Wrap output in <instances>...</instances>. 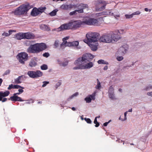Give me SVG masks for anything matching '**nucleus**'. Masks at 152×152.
I'll use <instances>...</instances> for the list:
<instances>
[{
	"label": "nucleus",
	"mask_w": 152,
	"mask_h": 152,
	"mask_svg": "<svg viewBox=\"0 0 152 152\" xmlns=\"http://www.w3.org/2000/svg\"><path fill=\"white\" fill-rule=\"evenodd\" d=\"M102 18H101L95 19L90 18L86 19L82 21L80 20H72L68 23H65L61 25L57 29H54L53 30L59 31L66 30H76L81 26L85 25L88 26H99L100 25L101 21Z\"/></svg>",
	"instance_id": "1"
},
{
	"label": "nucleus",
	"mask_w": 152,
	"mask_h": 152,
	"mask_svg": "<svg viewBox=\"0 0 152 152\" xmlns=\"http://www.w3.org/2000/svg\"><path fill=\"white\" fill-rule=\"evenodd\" d=\"M47 48L44 43H36L31 45L27 48V51L29 53H37L45 50Z\"/></svg>",
	"instance_id": "2"
},
{
	"label": "nucleus",
	"mask_w": 152,
	"mask_h": 152,
	"mask_svg": "<svg viewBox=\"0 0 152 152\" xmlns=\"http://www.w3.org/2000/svg\"><path fill=\"white\" fill-rule=\"evenodd\" d=\"M32 7L29 4H23L16 8L12 12L14 14L17 16H21L27 14L28 11Z\"/></svg>",
	"instance_id": "3"
},
{
	"label": "nucleus",
	"mask_w": 152,
	"mask_h": 152,
	"mask_svg": "<svg viewBox=\"0 0 152 152\" xmlns=\"http://www.w3.org/2000/svg\"><path fill=\"white\" fill-rule=\"evenodd\" d=\"M99 34L96 32H89L87 33L86 37L87 39H84L83 41L88 44L89 43H94L99 39Z\"/></svg>",
	"instance_id": "4"
},
{
	"label": "nucleus",
	"mask_w": 152,
	"mask_h": 152,
	"mask_svg": "<svg viewBox=\"0 0 152 152\" xmlns=\"http://www.w3.org/2000/svg\"><path fill=\"white\" fill-rule=\"evenodd\" d=\"M99 40L101 42L108 43H112L111 32L103 35L100 37Z\"/></svg>",
	"instance_id": "5"
},
{
	"label": "nucleus",
	"mask_w": 152,
	"mask_h": 152,
	"mask_svg": "<svg viewBox=\"0 0 152 152\" xmlns=\"http://www.w3.org/2000/svg\"><path fill=\"white\" fill-rule=\"evenodd\" d=\"M28 54L25 52H21L17 55L19 62L22 64H25V61L28 59Z\"/></svg>",
	"instance_id": "6"
},
{
	"label": "nucleus",
	"mask_w": 152,
	"mask_h": 152,
	"mask_svg": "<svg viewBox=\"0 0 152 152\" xmlns=\"http://www.w3.org/2000/svg\"><path fill=\"white\" fill-rule=\"evenodd\" d=\"M42 72L39 70L36 71H28L27 75L31 78H36L42 76Z\"/></svg>",
	"instance_id": "7"
},
{
	"label": "nucleus",
	"mask_w": 152,
	"mask_h": 152,
	"mask_svg": "<svg viewBox=\"0 0 152 152\" xmlns=\"http://www.w3.org/2000/svg\"><path fill=\"white\" fill-rule=\"evenodd\" d=\"M112 43H115L121 38L119 32L118 31L111 32Z\"/></svg>",
	"instance_id": "8"
},
{
	"label": "nucleus",
	"mask_w": 152,
	"mask_h": 152,
	"mask_svg": "<svg viewBox=\"0 0 152 152\" xmlns=\"http://www.w3.org/2000/svg\"><path fill=\"white\" fill-rule=\"evenodd\" d=\"M96 10L99 11L103 10L107 4L106 2L103 1H99L95 3Z\"/></svg>",
	"instance_id": "9"
},
{
	"label": "nucleus",
	"mask_w": 152,
	"mask_h": 152,
	"mask_svg": "<svg viewBox=\"0 0 152 152\" xmlns=\"http://www.w3.org/2000/svg\"><path fill=\"white\" fill-rule=\"evenodd\" d=\"M94 56L90 53H86L83 54L82 56L83 61L85 63L91 61L94 58Z\"/></svg>",
	"instance_id": "10"
},
{
	"label": "nucleus",
	"mask_w": 152,
	"mask_h": 152,
	"mask_svg": "<svg viewBox=\"0 0 152 152\" xmlns=\"http://www.w3.org/2000/svg\"><path fill=\"white\" fill-rule=\"evenodd\" d=\"M10 93L8 91H6L4 92L3 91L0 92V101L2 102H4L7 101V99L4 98L3 99V97L8 96Z\"/></svg>",
	"instance_id": "11"
},
{
	"label": "nucleus",
	"mask_w": 152,
	"mask_h": 152,
	"mask_svg": "<svg viewBox=\"0 0 152 152\" xmlns=\"http://www.w3.org/2000/svg\"><path fill=\"white\" fill-rule=\"evenodd\" d=\"M74 6L73 8L74 9L77 8L78 10L82 9H83L88 7V6L87 4L81 3L79 4H73Z\"/></svg>",
	"instance_id": "12"
},
{
	"label": "nucleus",
	"mask_w": 152,
	"mask_h": 152,
	"mask_svg": "<svg viewBox=\"0 0 152 152\" xmlns=\"http://www.w3.org/2000/svg\"><path fill=\"white\" fill-rule=\"evenodd\" d=\"M23 34L24 39H34L35 37V35L31 32L23 33Z\"/></svg>",
	"instance_id": "13"
},
{
	"label": "nucleus",
	"mask_w": 152,
	"mask_h": 152,
	"mask_svg": "<svg viewBox=\"0 0 152 152\" xmlns=\"http://www.w3.org/2000/svg\"><path fill=\"white\" fill-rule=\"evenodd\" d=\"M69 38V37H67L63 38L62 39L63 42L60 45V47L62 49H63L65 47L68 46V43L69 42H67L66 40Z\"/></svg>",
	"instance_id": "14"
},
{
	"label": "nucleus",
	"mask_w": 152,
	"mask_h": 152,
	"mask_svg": "<svg viewBox=\"0 0 152 152\" xmlns=\"http://www.w3.org/2000/svg\"><path fill=\"white\" fill-rule=\"evenodd\" d=\"M91 48V50L94 51H96L97 49V46H98V44L94 42V43L93 42L89 43L87 44Z\"/></svg>",
	"instance_id": "15"
},
{
	"label": "nucleus",
	"mask_w": 152,
	"mask_h": 152,
	"mask_svg": "<svg viewBox=\"0 0 152 152\" xmlns=\"http://www.w3.org/2000/svg\"><path fill=\"white\" fill-rule=\"evenodd\" d=\"M94 65V64L91 62H90L84 64H82L83 69H89L92 67Z\"/></svg>",
	"instance_id": "16"
},
{
	"label": "nucleus",
	"mask_w": 152,
	"mask_h": 152,
	"mask_svg": "<svg viewBox=\"0 0 152 152\" xmlns=\"http://www.w3.org/2000/svg\"><path fill=\"white\" fill-rule=\"evenodd\" d=\"M9 100H11L12 101H19L23 102L24 100L21 99V98L18 96H12L9 99Z\"/></svg>",
	"instance_id": "17"
},
{
	"label": "nucleus",
	"mask_w": 152,
	"mask_h": 152,
	"mask_svg": "<svg viewBox=\"0 0 152 152\" xmlns=\"http://www.w3.org/2000/svg\"><path fill=\"white\" fill-rule=\"evenodd\" d=\"M128 49V47L127 45L126 44L124 45L120 48L119 51L121 53L124 54L126 53Z\"/></svg>",
	"instance_id": "18"
},
{
	"label": "nucleus",
	"mask_w": 152,
	"mask_h": 152,
	"mask_svg": "<svg viewBox=\"0 0 152 152\" xmlns=\"http://www.w3.org/2000/svg\"><path fill=\"white\" fill-rule=\"evenodd\" d=\"M41 12L39 9L34 8L31 12V15L33 16H36L39 14Z\"/></svg>",
	"instance_id": "19"
},
{
	"label": "nucleus",
	"mask_w": 152,
	"mask_h": 152,
	"mask_svg": "<svg viewBox=\"0 0 152 152\" xmlns=\"http://www.w3.org/2000/svg\"><path fill=\"white\" fill-rule=\"evenodd\" d=\"M77 12L78 13H81L83 12V9H79L78 10H75V11L70 12L69 13V15L71 16L74 15H76Z\"/></svg>",
	"instance_id": "20"
},
{
	"label": "nucleus",
	"mask_w": 152,
	"mask_h": 152,
	"mask_svg": "<svg viewBox=\"0 0 152 152\" xmlns=\"http://www.w3.org/2000/svg\"><path fill=\"white\" fill-rule=\"evenodd\" d=\"M15 38L18 40H20L24 39L23 33H19L16 34L15 35Z\"/></svg>",
	"instance_id": "21"
},
{
	"label": "nucleus",
	"mask_w": 152,
	"mask_h": 152,
	"mask_svg": "<svg viewBox=\"0 0 152 152\" xmlns=\"http://www.w3.org/2000/svg\"><path fill=\"white\" fill-rule=\"evenodd\" d=\"M83 62V59L82 57H79L78 58L75 62L74 64L75 65H81L83 64L82 63Z\"/></svg>",
	"instance_id": "22"
},
{
	"label": "nucleus",
	"mask_w": 152,
	"mask_h": 152,
	"mask_svg": "<svg viewBox=\"0 0 152 152\" xmlns=\"http://www.w3.org/2000/svg\"><path fill=\"white\" fill-rule=\"evenodd\" d=\"M79 42L77 41H75L73 42H69L68 43V47L77 46L79 45Z\"/></svg>",
	"instance_id": "23"
},
{
	"label": "nucleus",
	"mask_w": 152,
	"mask_h": 152,
	"mask_svg": "<svg viewBox=\"0 0 152 152\" xmlns=\"http://www.w3.org/2000/svg\"><path fill=\"white\" fill-rule=\"evenodd\" d=\"M101 15H112L113 13L110 10H107L101 13Z\"/></svg>",
	"instance_id": "24"
},
{
	"label": "nucleus",
	"mask_w": 152,
	"mask_h": 152,
	"mask_svg": "<svg viewBox=\"0 0 152 152\" xmlns=\"http://www.w3.org/2000/svg\"><path fill=\"white\" fill-rule=\"evenodd\" d=\"M40 28L42 30L44 31H49L50 29L48 26L45 24H42L40 26Z\"/></svg>",
	"instance_id": "25"
},
{
	"label": "nucleus",
	"mask_w": 152,
	"mask_h": 152,
	"mask_svg": "<svg viewBox=\"0 0 152 152\" xmlns=\"http://www.w3.org/2000/svg\"><path fill=\"white\" fill-rule=\"evenodd\" d=\"M24 76L23 75H22L20 76H19L18 78L15 79V82L16 84H20L21 83V78H22Z\"/></svg>",
	"instance_id": "26"
},
{
	"label": "nucleus",
	"mask_w": 152,
	"mask_h": 152,
	"mask_svg": "<svg viewBox=\"0 0 152 152\" xmlns=\"http://www.w3.org/2000/svg\"><path fill=\"white\" fill-rule=\"evenodd\" d=\"M37 65V63L35 62V61L34 59H31L30 61L29 64V66L31 67H34Z\"/></svg>",
	"instance_id": "27"
},
{
	"label": "nucleus",
	"mask_w": 152,
	"mask_h": 152,
	"mask_svg": "<svg viewBox=\"0 0 152 152\" xmlns=\"http://www.w3.org/2000/svg\"><path fill=\"white\" fill-rule=\"evenodd\" d=\"M97 62L99 64H105L107 65L108 64V63L107 62L102 59L99 60Z\"/></svg>",
	"instance_id": "28"
},
{
	"label": "nucleus",
	"mask_w": 152,
	"mask_h": 152,
	"mask_svg": "<svg viewBox=\"0 0 152 152\" xmlns=\"http://www.w3.org/2000/svg\"><path fill=\"white\" fill-rule=\"evenodd\" d=\"M61 8L63 10H67L69 9V6L67 4H63L61 6Z\"/></svg>",
	"instance_id": "29"
},
{
	"label": "nucleus",
	"mask_w": 152,
	"mask_h": 152,
	"mask_svg": "<svg viewBox=\"0 0 152 152\" xmlns=\"http://www.w3.org/2000/svg\"><path fill=\"white\" fill-rule=\"evenodd\" d=\"M68 62L67 61H66L64 62L60 63L59 64L61 66H65L68 65Z\"/></svg>",
	"instance_id": "30"
},
{
	"label": "nucleus",
	"mask_w": 152,
	"mask_h": 152,
	"mask_svg": "<svg viewBox=\"0 0 152 152\" xmlns=\"http://www.w3.org/2000/svg\"><path fill=\"white\" fill-rule=\"evenodd\" d=\"M97 85L96 86V88L97 89H99L101 87L100 83L98 79H97Z\"/></svg>",
	"instance_id": "31"
},
{
	"label": "nucleus",
	"mask_w": 152,
	"mask_h": 152,
	"mask_svg": "<svg viewBox=\"0 0 152 152\" xmlns=\"http://www.w3.org/2000/svg\"><path fill=\"white\" fill-rule=\"evenodd\" d=\"M73 69H83L82 68V64L79 65L78 66H75L73 68Z\"/></svg>",
	"instance_id": "32"
},
{
	"label": "nucleus",
	"mask_w": 152,
	"mask_h": 152,
	"mask_svg": "<svg viewBox=\"0 0 152 152\" xmlns=\"http://www.w3.org/2000/svg\"><path fill=\"white\" fill-rule=\"evenodd\" d=\"M57 12V11H56L55 10H54L50 12L49 13V15L52 16H54L56 15Z\"/></svg>",
	"instance_id": "33"
},
{
	"label": "nucleus",
	"mask_w": 152,
	"mask_h": 152,
	"mask_svg": "<svg viewBox=\"0 0 152 152\" xmlns=\"http://www.w3.org/2000/svg\"><path fill=\"white\" fill-rule=\"evenodd\" d=\"M109 93H114V89L112 86H110L109 89Z\"/></svg>",
	"instance_id": "34"
},
{
	"label": "nucleus",
	"mask_w": 152,
	"mask_h": 152,
	"mask_svg": "<svg viewBox=\"0 0 152 152\" xmlns=\"http://www.w3.org/2000/svg\"><path fill=\"white\" fill-rule=\"evenodd\" d=\"M41 69L42 70H45L48 69V66L46 64H43L41 66Z\"/></svg>",
	"instance_id": "35"
},
{
	"label": "nucleus",
	"mask_w": 152,
	"mask_h": 152,
	"mask_svg": "<svg viewBox=\"0 0 152 152\" xmlns=\"http://www.w3.org/2000/svg\"><path fill=\"white\" fill-rule=\"evenodd\" d=\"M94 123L95 124V126L96 127H98L99 125V122H98L97 120L96 117L94 119Z\"/></svg>",
	"instance_id": "36"
},
{
	"label": "nucleus",
	"mask_w": 152,
	"mask_h": 152,
	"mask_svg": "<svg viewBox=\"0 0 152 152\" xmlns=\"http://www.w3.org/2000/svg\"><path fill=\"white\" fill-rule=\"evenodd\" d=\"M85 100L87 103H90L91 102V99L90 97H86L85 99Z\"/></svg>",
	"instance_id": "37"
},
{
	"label": "nucleus",
	"mask_w": 152,
	"mask_h": 152,
	"mask_svg": "<svg viewBox=\"0 0 152 152\" xmlns=\"http://www.w3.org/2000/svg\"><path fill=\"white\" fill-rule=\"evenodd\" d=\"M96 94V93L94 92L92 94L90 95L89 96L91 98V100H94L95 99V96Z\"/></svg>",
	"instance_id": "38"
},
{
	"label": "nucleus",
	"mask_w": 152,
	"mask_h": 152,
	"mask_svg": "<svg viewBox=\"0 0 152 152\" xmlns=\"http://www.w3.org/2000/svg\"><path fill=\"white\" fill-rule=\"evenodd\" d=\"M19 88H22V89H24L23 87H22L19 85H14V88L18 89Z\"/></svg>",
	"instance_id": "39"
},
{
	"label": "nucleus",
	"mask_w": 152,
	"mask_h": 152,
	"mask_svg": "<svg viewBox=\"0 0 152 152\" xmlns=\"http://www.w3.org/2000/svg\"><path fill=\"white\" fill-rule=\"evenodd\" d=\"M58 45H59V41H58V40L55 41L54 42V45L55 47V48H57L58 46Z\"/></svg>",
	"instance_id": "40"
},
{
	"label": "nucleus",
	"mask_w": 152,
	"mask_h": 152,
	"mask_svg": "<svg viewBox=\"0 0 152 152\" xmlns=\"http://www.w3.org/2000/svg\"><path fill=\"white\" fill-rule=\"evenodd\" d=\"M125 16L126 18H131L133 17V15L132 14L131 15H125Z\"/></svg>",
	"instance_id": "41"
},
{
	"label": "nucleus",
	"mask_w": 152,
	"mask_h": 152,
	"mask_svg": "<svg viewBox=\"0 0 152 152\" xmlns=\"http://www.w3.org/2000/svg\"><path fill=\"white\" fill-rule=\"evenodd\" d=\"M84 120L88 124H91V121L90 118H84Z\"/></svg>",
	"instance_id": "42"
},
{
	"label": "nucleus",
	"mask_w": 152,
	"mask_h": 152,
	"mask_svg": "<svg viewBox=\"0 0 152 152\" xmlns=\"http://www.w3.org/2000/svg\"><path fill=\"white\" fill-rule=\"evenodd\" d=\"M116 12H115L114 13H113V15H113L115 18H116L117 17H119L120 15L119 13L118 12V13L116 14Z\"/></svg>",
	"instance_id": "43"
},
{
	"label": "nucleus",
	"mask_w": 152,
	"mask_h": 152,
	"mask_svg": "<svg viewBox=\"0 0 152 152\" xmlns=\"http://www.w3.org/2000/svg\"><path fill=\"white\" fill-rule=\"evenodd\" d=\"M43 56L46 58H48L50 56V54L49 53L46 52L43 54Z\"/></svg>",
	"instance_id": "44"
},
{
	"label": "nucleus",
	"mask_w": 152,
	"mask_h": 152,
	"mask_svg": "<svg viewBox=\"0 0 152 152\" xmlns=\"http://www.w3.org/2000/svg\"><path fill=\"white\" fill-rule=\"evenodd\" d=\"M78 94V92H76L73 94L70 97V99H71L73 97H74V96H77Z\"/></svg>",
	"instance_id": "45"
},
{
	"label": "nucleus",
	"mask_w": 152,
	"mask_h": 152,
	"mask_svg": "<svg viewBox=\"0 0 152 152\" xmlns=\"http://www.w3.org/2000/svg\"><path fill=\"white\" fill-rule=\"evenodd\" d=\"M43 84L42 85V87H45L47 85V84H48L49 83V82L48 81H44L43 82Z\"/></svg>",
	"instance_id": "46"
},
{
	"label": "nucleus",
	"mask_w": 152,
	"mask_h": 152,
	"mask_svg": "<svg viewBox=\"0 0 152 152\" xmlns=\"http://www.w3.org/2000/svg\"><path fill=\"white\" fill-rule=\"evenodd\" d=\"M141 13V12L139 11H137L136 12H134L132 13L133 15H139Z\"/></svg>",
	"instance_id": "47"
},
{
	"label": "nucleus",
	"mask_w": 152,
	"mask_h": 152,
	"mask_svg": "<svg viewBox=\"0 0 152 152\" xmlns=\"http://www.w3.org/2000/svg\"><path fill=\"white\" fill-rule=\"evenodd\" d=\"M109 97L112 99L114 98V93H109Z\"/></svg>",
	"instance_id": "48"
},
{
	"label": "nucleus",
	"mask_w": 152,
	"mask_h": 152,
	"mask_svg": "<svg viewBox=\"0 0 152 152\" xmlns=\"http://www.w3.org/2000/svg\"><path fill=\"white\" fill-rule=\"evenodd\" d=\"M117 59L118 61H120L123 59V57L122 56H118L117 58Z\"/></svg>",
	"instance_id": "49"
},
{
	"label": "nucleus",
	"mask_w": 152,
	"mask_h": 152,
	"mask_svg": "<svg viewBox=\"0 0 152 152\" xmlns=\"http://www.w3.org/2000/svg\"><path fill=\"white\" fill-rule=\"evenodd\" d=\"M45 7H41L39 8V11H41L40 12H42L45 10Z\"/></svg>",
	"instance_id": "50"
},
{
	"label": "nucleus",
	"mask_w": 152,
	"mask_h": 152,
	"mask_svg": "<svg viewBox=\"0 0 152 152\" xmlns=\"http://www.w3.org/2000/svg\"><path fill=\"white\" fill-rule=\"evenodd\" d=\"M10 70H7L4 72V75H6L9 74L10 73Z\"/></svg>",
	"instance_id": "51"
},
{
	"label": "nucleus",
	"mask_w": 152,
	"mask_h": 152,
	"mask_svg": "<svg viewBox=\"0 0 152 152\" xmlns=\"http://www.w3.org/2000/svg\"><path fill=\"white\" fill-rule=\"evenodd\" d=\"M12 88H14V85L12 84L9 86V87L8 88V90H10Z\"/></svg>",
	"instance_id": "52"
},
{
	"label": "nucleus",
	"mask_w": 152,
	"mask_h": 152,
	"mask_svg": "<svg viewBox=\"0 0 152 152\" xmlns=\"http://www.w3.org/2000/svg\"><path fill=\"white\" fill-rule=\"evenodd\" d=\"M2 35L3 36H5L6 37H7L9 36V34H8V33H7L4 32L2 34Z\"/></svg>",
	"instance_id": "53"
},
{
	"label": "nucleus",
	"mask_w": 152,
	"mask_h": 152,
	"mask_svg": "<svg viewBox=\"0 0 152 152\" xmlns=\"http://www.w3.org/2000/svg\"><path fill=\"white\" fill-rule=\"evenodd\" d=\"M111 121V120L109 121L108 122H106L103 124V126H107L108 124Z\"/></svg>",
	"instance_id": "54"
},
{
	"label": "nucleus",
	"mask_w": 152,
	"mask_h": 152,
	"mask_svg": "<svg viewBox=\"0 0 152 152\" xmlns=\"http://www.w3.org/2000/svg\"><path fill=\"white\" fill-rule=\"evenodd\" d=\"M23 89L22 88H19L18 90L20 94L22 93L24 91Z\"/></svg>",
	"instance_id": "55"
},
{
	"label": "nucleus",
	"mask_w": 152,
	"mask_h": 152,
	"mask_svg": "<svg viewBox=\"0 0 152 152\" xmlns=\"http://www.w3.org/2000/svg\"><path fill=\"white\" fill-rule=\"evenodd\" d=\"M34 101L33 99H31L29 101L27 102L28 104H30L31 103H33Z\"/></svg>",
	"instance_id": "56"
},
{
	"label": "nucleus",
	"mask_w": 152,
	"mask_h": 152,
	"mask_svg": "<svg viewBox=\"0 0 152 152\" xmlns=\"http://www.w3.org/2000/svg\"><path fill=\"white\" fill-rule=\"evenodd\" d=\"M69 6V9H72L73 8V7H74V6L73 5V4H70L68 5Z\"/></svg>",
	"instance_id": "57"
},
{
	"label": "nucleus",
	"mask_w": 152,
	"mask_h": 152,
	"mask_svg": "<svg viewBox=\"0 0 152 152\" xmlns=\"http://www.w3.org/2000/svg\"><path fill=\"white\" fill-rule=\"evenodd\" d=\"M20 94H21L19 92L18 93H14L13 94V96H17V95H19Z\"/></svg>",
	"instance_id": "58"
},
{
	"label": "nucleus",
	"mask_w": 152,
	"mask_h": 152,
	"mask_svg": "<svg viewBox=\"0 0 152 152\" xmlns=\"http://www.w3.org/2000/svg\"><path fill=\"white\" fill-rule=\"evenodd\" d=\"M127 112H128V111H126V112H125V113H124V120H126V114L127 113Z\"/></svg>",
	"instance_id": "59"
},
{
	"label": "nucleus",
	"mask_w": 152,
	"mask_h": 152,
	"mask_svg": "<svg viewBox=\"0 0 152 152\" xmlns=\"http://www.w3.org/2000/svg\"><path fill=\"white\" fill-rule=\"evenodd\" d=\"M147 94L149 96H152V92L147 93Z\"/></svg>",
	"instance_id": "60"
},
{
	"label": "nucleus",
	"mask_w": 152,
	"mask_h": 152,
	"mask_svg": "<svg viewBox=\"0 0 152 152\" xmlns=\"http://www.w3.org/2000/svg\"><path fill=\"white\" fill-rule=\"evenodd\" d=\"M13 31H14V30H10L9 31V33L8 34H9V35H10V34H11L12 33V32Z\"/></svg>",
	"instance_id": "61"
},
{
	"label": "nucleus",
	"mask_w": 152,
	"mask_h": 152,
	"mask_svg": "<svg viewBox=\"0 0 152 152\" xmlns=\"http://www.w3.org/2000/svg\"><path fill=\"white\" fill-rule=\"evenodd\" d=\"M145 10L146 12L149 11V12H150L151 11V9H148L147 8H145Z\"/></svg>",
	"instance_id": "62"
},
{
	"label": "nucleus",
	"mask_w": 152,
	"mask_h": 152,
	"mask_svg": "<svg viewBox=\"0 0 152 152\" xmlns=\"http://www.w3.org/2000/svg\"><path fill=\"white\" fill-rule=\"evenodd\" d=\"M61 85V83L60 82H58L56 85V86H57V87H58V86H60Z\"/></svg>",
	"instance_id": "63"
},
{
	"label": "nucleus",
	"mask_w": 152,
	"mask_h": 152,
	"mask_svg": "<svg viewBox=\"0 0 152 152\" xmlns=\"http://www.w3.org/2000/svg\"><path fill=\"white\" fill-rule=\"evenodd\" d=\"M108 69V66L107 65L105 66L104 68V70H107Z\"/></svg>",
	"instance_id": "64"
}]
</instances>
